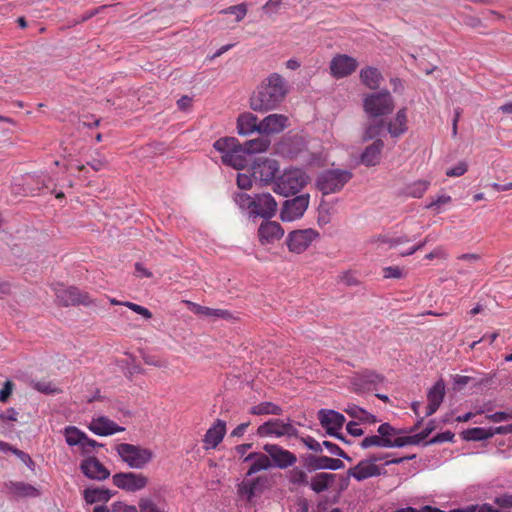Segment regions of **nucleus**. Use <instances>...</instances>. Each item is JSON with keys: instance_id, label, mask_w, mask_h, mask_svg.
<instances>
[{"instance_id": "obj_1", "label": "nucleus", "mask_w": 512, "mask_h": 512, "mask_svg": "<svg viewBox=\"0 0 512 512\" xmlns=\"http://www.w3.org/2000/svg\"><path fill=\"white\" fill-rule=\"evenodd\" d=\"M270 143V139L265 137H257L243 144L235 137H223L215 141L213 147L222 153L223 164L241 170L248 166L252 155L265 152Z\"/></svg>"}, {"instance_id": "obj_2", "label": "nucleus", "mask_w": 512, "mask_h": 512, "mask_svg": "<svg viewBox=\"0 0 512 512\" xmlns=\"http://www.w3.org/2000/svg\"><path fill=\"white\" fill-rule=\"evenodd\" d=\"M289 92L285 78L272 73L265 78L250 96V108L256 112H268L279 107Z\"/></svg>"}, {"instance_id": "obj_3", "label": "nucleus", "mask_w": 512, "mask_h": 512, "mask_svg": "<svg viewBox=\"0 0 512 512\" xmlns=\"http://www.w3.org/2000/svg\"><path fill=\"white\" fill-rule=\"evenodd\" d=\"M234 201L241 210H247L250 216L271 219L277 211V202L270 193H259L253 197L243 193H235Z\"/></svg>"}, {"instance_id": "obj_4", "label": "nucleus", "mask_w": 512, "mask_h": 512, "mask_svg": "<svg viewBox=\"0 0 512 512\" xmlns=\"http://www.w3.org/2000/svg\"><path fill=\"white\" fill-rule=\"evenodd\" d=\"M309 182V176L305 171L298 168L286 169L275 180L274 192L282 196L288 197L296 195L300 192Z\"/></svg>"}, {"instance_id": "obj_5", "label": "nucleus", "mask_w": 512, "mask_h": 512, "mask_svg": "<svg viewBox=\"0 0 512 512\" xmlns=\"http://www.w3.org/2000/svg\"><path fill=\"white\" fill-rule=\"evenodd\" d=\"M353 177V173L345 169H325L316 178V187L323 194L339 192Z\"/></svg>"}, {"instance_id": "obj_6", "label": "nucleus", "mask_w": 512, "mask_h": 512, "mask_svg": "<svg viewBox=\"0 0 512 512\" xmlns=\"http://www.w3.org/2000/svg\"><path fill=\"white\" fill-rule=\"evenodd\" d=\"M394 99L388 90L368 94L363 99V109L368 117L382 118L393 112Z\"/></svg>"}, {"instance_id": "obj_7", "label": "nucleus", "mask_w": 512, "mask_h": 512, "mask_svg": "<svg viewBox=\"0 0 512 512\" xmlns=\"http://www.w3.org/2000/svg\"><path fill=\"white\" fill-rule=\"evenodd\" d=\"M115 450L121 460L132 469H143L153 458L150 449L130 443H120Z\"/></svg>"}, {"instance_id": "obj_8", "label": "nucleus", "mask_w": 512, "mask_h": 512, "mask_svg": "<svg viewBox=\"0 0 512 512\" xmlns=\"http://www.w3.org/2000/svg\"><path fill=\"white\" fill-rule=\"evenodd\" d=\"M377 435H370L365 437L360 442V447L362 449H368L371 447H379V448H394L395 447V438H393L398 430L390 423H382L377 429Z\"/></svg>"}, {"instance_id": "obj_9", "label": "nucleus", "mask_w": 512, "mask_h": 512, "mask_svg": "<svg viewBox=\"0 0 512 512\" xmlns=\"http://www.w3.org/2000/svg\"><path fill=\"white\" fill-rule=\"evenodd\" d=\"M307 142L300 134H288L278 143L277 153L288 159H298L307 152Z\"/></svg>"}, {"instance_id": "obj_10", "label": "nucleus", "mask_w": 512, "mask_h": 512, "mask_svg": "<svg viewBox=\"0 0 512 512\" xmlns=\"http://www.w3.org/2000/svg\"><path fill=\"white\" fill-rule=\"evenodd\" d=\"M310 202L308 193L297 195L283 202L280 218L283 222H291L300 219L307 210Z\"/></svg>"}, {"instance_id": "obj_11", "label": "nucleus", "mask_w": 512, "mask_h": 512, "mask_svg": "<svg viewBox=\"0 0 512 512\" xmlns=\"http://www.w3.org/2000/svg\"><path fill=\"white\" fill-rule=\"evenodd\" d=\"M252 177L255 181L267 185L275 183L276 173L279 171V164L274 159L258 158L254 161L252 167Z\"/></svg>"}, {"instance_id": "obj_12", "label": "nucleus", "mask_w": 512, "mask_h": 512, "mask_svg": "<svg viewBox=\"0 0 512 512\" xmlns=\"http://www.w3.org/2000/svg\"><path fill=\"white\" fill-rule=\"evenodd\" d=\"M113 484L127 492H136L148 485V477L142 473L119 472L112 476Z\"/></svg>"}, {"instance_id": "obj_13", "label": "nucleus", "mask_w": 512, "mask_h": 512, "mask_svg": "<svg viewBox=\"0 0 512 512\" xmlns=\"http://www.w3.org/2000/svg\"><path fill=\"white\" fill-rule=\"evenodd\" d=\"M319 236V233L312 229H302L291 231L286 238V245L290 252L300 254L304 252Z\"/></svg>"}, {"instance_id": "obj_14", "label": "nucleus", "mask_w": 512, "mask_h": 512, "mask_svg": "<svg viewBox=\"0 0 512 512\" xmlns=\"http://www.w3.org/2000/svg\"><path fill=\"white\" fill-rule=\"evenodd\" d=\"M56 299L57 303L64 307L78 305L90 306L94 303L87 292L81 291L74 286L57 290Z\"/></svg>"}, {"instance_id": "obj_15", "label": "nucleus", "mask_w": 512, "mask_h": 512, "mask_svg": "<svg viewBox=\"0 0 512 512\" xmlns=\"http://www.w3.org/2000/svg\"><path fill=\"white\" fill-rule=\"evenodd\" d=\"M269 486L267 476H258L253 479L243 480L237 485V493L240 497H244L248 503H252L253 499L261 495Z\"/></svg>"}, {"instance_id": "obj_16", "label": "nucleus", "mask_w": 512, "mask_h": 512, "mask_svg": "<svg viewBox=\"0 0 512 512\" xmlns=\"http://www.w3.org/2000/svg\"><path fill=\"white\" fill-rule=\"evenodd\" d=\"M303 467L307 472L317 470H339L344 468V463L340 459L330 458L328 456H318L314 454H306L302 457Z\"/></svg>"}, {"instance_id": "obj_17", "label": "nucleus", "mask_w": 512, "mask_h": 512, "mask_svg": "<svg viewBox=\"0 0 512 512\" xmlns=\"http://www.w3.org/2000/svg\"><path fill=\"white\" fill-rule=\"evenodd\" d=\"M257 434L260 437L269 435L298 437V430L291 423H284L281 419H270L258 427Z\"/></svg>"}, {"instance_id": "obj_18", "label": "nucleus", "mask_w": 512, "mask_h": 512, "mask_svg": "<svg viewBox=\"0 0 512 512\" xmlns=\"http://www.w3.org/2000/svg\"><path fill=\"white\" fill-rule=\"evenodd\" d=\"M357 67V60L346 54H337L332 58L329 65L330 73L336 79L350 76L356 71Z\"/></svg>"}, {"instance_id": "obj_19", "label": "nucleus", "mask_w": 512, "mask_h": 512, "mask_svg": "<svg viewBox=\"0 0 512 512\" xmlns=\"http://www.w3.org/2000/svg\"><path fill=\"white\" fill-rule=\"evenodd\" d=\"M385 377L372 370H364L353 379L352 385L356 393H365L377 388L382 384Z\"/></svg>"}, {"instance_id": "obj_20", "label": "nucleus", "mask_w": 512, "mask_h": 512, "mask_svg": "<svg viewBox=\"0 0 512 512\" xmlns=\"http://www.w3.org/2000/svg\"><path fill=\"white\" fill-rule=\"evenodd\" d=\"M263 449L272 459V466L278 467L280 469H286L290 466H293L297 457L294 453L282 448L276 444H265Z\"/></svg>"}, {"instance_id": "obj_21", "label": "nucleus", "mask_w": 512, "mask_h": 512, "mask_svg": "<svg viewBox=\"0 0 512 512\" xmlns=\"http://www.w3.org/2000/svg\"><path fill=\"white\" fill-rule=\"evenodd\" d=\"M80 470L85 477L103 481L110 477V471L95 456H87L80 464Z\"/></svg>"}, {"instance_id": "obj_22", "label": "nucleus", "mask_w": 512, "mask_h": 512, "mask_svg": "<svg viewBox=\"0 0 512 512\" xmlns=\"http://www.w3.org/2000/svg\"><path fill=\"white\" fill-rule=\"evenodd\" d=\"M387 471L378 465H373L367 458L347 470L348 477H353L361 482L371 477L386 475Z\"/></svg>"}, {"instance_id": "obj_23", "label": "nucleus", "mask_w": 512, "mask_h": 512, "mask_svg": "<svg viewBox=\"0 0 512 512\" xmlns=\"http://www.w3.org/2000/svg\"><path fill=\"white\" fill-rule=\"evenodd\" d=\"M288 117L282 114H270L260 121L261 136L268 138L269 135L280 133L288 126Z\"/></svg>"}, {"instance_id": "obj_24", "label": "nucleus", "mask_w": 512, "mask_h": 512, "mask_svg": "<svg viewBox=\"0 0 512 512\" xmlns=\"http://www.w3.org/2000/svg\"><path fill=\"white\" fill-rule=\"evenodd\" d=\"M284 235V229L276 221H263L258 228V237L262 245L272 244L280 240Z\"/></svg>"}, {"instance_id": "obj_25", "label": "nucleus", "mask_w": 512, "mask_h": 512, "mask_svg": "<svg viewBox=\"0 0 512 512\" xmlns=\"http://www.w3.org/2000/svg\"><path fill=\"white\" fill-rule=\"evenodd\" d=\"M89 430L98 436H109L125 430L114 421L105 416L93 419L88 426Z\"/></svg>"}, {"instance_id": "obj_26", "label": "nucleus", "mask_w": 512, "mask_h": 512, "mask_svg": "<svg viewBox=\"0 0 512 512\" xmlns=\"http://www.w3.org/2000/svg\"><path fill=\"white\" fill-rule=\"evenodd\" d=\"M384 149L382 139H376L365 147L360 155V163L366 167H374L380 163L381 154Z\"/></svg>"}, {"instance_id": "obj_27", "label": "nucleus", "mask_w": 512, "mask_h": 512, "mask_svg": "<svg viewBox=\"0 0 512 512\" xmlns=\"http://www.w3.org/2000/svg\"><path fill=\"white\" fill-rule=\"evenodd\" d=\"M237 132L241 136H249L254 132L261 135L260 122L251 112L241 113L237 118Z\"/></svg>"}, {"instance_id": "obj_28", "label": "nucleus", "mask_w": 512, "mask_h": 512, "mask_svg": "<svg viewBox=\"0 0 512 512\" xmlns=\"http://www.w3.org/2000/svg\"><path fill=\"white\" fill-rule=\"evenodd\" d=\"M225 434L226 422L224 420L217 419L214 425L207 430L204 436L203 441L206 444V449L216 448L223 440Z\"/></svg>"}, {"instance_id": "obj_29", "label": "nucleus", "mask_w": 512, "mask_h": 512, "mask_svg": "<svg viewBox=\"0 0 512 512\" xmlns=\"http://www.w3.org/2000/svg\"><path fill=\"white\" fill-rule=\"evenodd\" d=\"M385 126L387 127V124L382 118L368 117V121L364 127L362 141L367 142L381 139L380 136L383 135Z\"/></svg>"}, {"instance_id": "obj_30", "label": "nucleus", "mask_w": 512, "mask_h": 512, "mask_svg": "<svg viewBox=\"0 0 512 512\" xmlns=\"http://www.w3.org/2000/svg\"><path fill=\"white\" fill-rule=\"evenodd\" d=\"M387 130L391 137L398 138L405 134L408 130L407 126V109L405 107L399 109L396 113L394 121H389Z\"/></svg>"}, {"instance_id": "obj_31", "label": "nucleus", "mask_w": 512, "mask_h": 512, "mask_svg": "<svg viewBox=\"0 0 512 512\" xmlns=\"http://www.w3.org/2000/svg\"><path fill=\"white\" fill-rule=\"evenodd\" d=\"M116 492L102 487H88L83 491V498L87 504L108 502Z\"/></svg>"}, {"instance_id": "obj_32", "label": "nucleus", "mask_w": 512, "mask_h": 512, "mask_svg": "<svg viewBox=\"0 0 512 512\" xmlns=\"http://www.w3.org/2000/svg\"><path fill=\"white\" fill-rule=\"evenodd\" d=\"M360 80L369 89L376 90L380 87L383 76L379 69L367 66L361 69Z\"/></svg>"}, {"instance_id": "obj_33", "label": "nucleus", "mask_w": 512, "mask_h": 512, "mask_svg": "<svg viewBox=\"0 0 512 512\" xmlns=\"http://www.w3.org/2000/svg\"><path fill=\"white\" fill-rule=\"evenodd\" d=\"M317 416L321 426H333L342 428L345 422V417L335 410L321 409L318 411Z\"/></svg>"}, {"instance_id": "obj_34", "label": "nucleus", "mask_w": 512, "mask_h": 512, "mask_svg": "<svg viewBox=\"0 0 512 512\" xmlns=\"http://www.w3.org/2000/svg\"><path fill=\"white\" fill-rule=\"evenodd\" d=\"M336 475L326 472L317 473L310 482V488L315 493H321L331 486L333 481L335 480Z\"/></svg>"}, {"instance_id": "obj_35", "label": "nucleus", "mask_w": 512, "mask_h": 512, "mask_svg": "<svg viewBox=\"0 0 512 512\" xmlns=\"http://www.w3.org/2000/svg\"><path fill=\"white\" fill-rule=\"evenodd\" d=\"M6 487L10 493L17 497H34L38 494V491L34 486L24 482L10 481L6 484Z\"/></svg>"}, {"instance_id": "obj_36", "label": "nucleus", "mask_w": 512, "mask_h": 512, "mask_svg": "<svg viewBox=\"0 0 512 512\" xmlns=\"http://www.w3.org/2000/svg\"><path fill=\"white\" fill-rule=\"evenodd\" d=\"M344 411L352 418L358 419L361 422L374 424L378 422V419L375 415L367 412L365 409L355 405L348 404Z\"/></svg>"}, {"instance_id": "obj_37", "label": "nucleus", "mask_w": 512, "mask_h": 512, "mask_svg": "<svg viewBox=\"0 0 512 512\" xmlns=\"http://www.w3.org/2000/svg\"><path fill=\"white\" fill-rule=\"evenodd\" d=\"M64 436L66 443L69 446H80L82 448L84 440H86V434L75 426H67L64 429Z\"/></svg>"}, {"instance_id": "obj_38", "label": "nucleus", "mask_w": 512, "mask_h": 512, "mask_svg": "<svg viewBox=\"0 0 512 512\" xmlns=\"http://www.w3.org/2000/svg\"><path fill=\"white\" fill-rule=\"evenodd\" d=\"M490 378L483 377L480 379L470 377V376H463V375H456L454 377V390H461L465 385L468 383H472L473 387H479V386H487L490 383Z\"/></svg>"}, {"instance_id": "obj_39", "label": "nucleus", "mask_w": 512, "mask_h": 512, "mask_svg": "<svg viewBox=\"0 0 512 512\" xmlns=\"http://www.w3.org/2000/svg\"><path fill=\"white\" fill-rule=\"evenodd\" d=\"M445 396V383L442 379L438 380L428 391L427 399L431 404L440 407Z\"/></svg>"}, {"instance_id": "obj_40", "label": "nucleus", "mask_w": 512, "mask_h": 512, "mask_svg": "<svg viewBox=\"0 0 512 512\" xmlns=\"http://www.w3.org/2000/svg\"><path fill=\"white\" fill-rule=\"evenodd\" d=\"M462 439L466 441H482L492 437L489 428L474 427L462 432Z\"/></svg>"}, {"instance_id": "obj_41", "label": "nucleus", "mask_w": 512, "mask_h": 512, "mask_svg": "<svg viewBox=\"0 0 512 512\" xmlns=\"http://www.w3.org/2000/svg\"><path fill=\"white\" fill-rule=\"evenodd\" d=\"M192 311L198 315H203L206 317H216L229 319L231 318V313L228 310L224 309H213L206 306H201L199 304H193Z\"/></svg>"}, {"instance_id": "obj_42", "label": "nucleus", "mask_w": 512, "mask_h": 512, "mask_svg": "<svg viewBox=\"0 0 512 512\" xmlns=\"http://www.w3.org/2000/svg\"><path fill=\"white\" fill-rule=\"evenodd\" d=\"M429 185L430 183L426 180H418L412 184L407 185L402 193L407 197L421 198L428 189Z\"/></svg>"}, {"instance_id": "obj_43", "label": "nucleus", "mask_w": 512, "mask_h": 512, "mask_svg": "<svg viewBox=\"0 0 512 512\" xmlns=\"http://www.w3.org/2000/svg\"><path fill=\"white\" fill-rule=\"evenodd\" d=\"M249 413L252 415H281L282 408L272 402H261L251 407Z\"/></svg>"}, {"instance_id": "obj_44", "label": "nucleus", "mask_w": 512, "mask_h": 512, "mask_svg": "<svg viewBox=\"0 0 512 512\" xmlns=\"http://www.w3.org/2000/svg\"><path fill=\"white\" fill-rule=\"evenodd\" d=\"M270 467H272V462L269 456L259 452L255 461L250 465L246 476H252L262 470H268Z\"/></svg>"}, {"instance_id": "obj_45", "label": "nucleus", "mask_w": 512, "mask_h": 512, "mask_svg": "<svg viewBox=\"0 0 512 512\" xmlns=\"http://www.w3.org/2000/svg\"><path fill=\"white\" fill-rule=\"evenodd\" d=\"M93 512H138L136 506L127 505L123 502H114L111 507L106 505L96 506Z\"/></svg>"}, {"instance_id": "obj_46", "label": "nucleus", "mask_w": 512, "mask_h": 512, "mask_svg": "<svg viewBox=\"0 0 512 512\" xmlns=\"http://www.w3.org/2000/svg\"><path fill=\"white\" fill-rule=\"evenodd\" d=\"M138 507L140 512H167L164 505L157 504L150 497H142L139 499Z\"/></svg>"}, {"instance_id": "obj_47", "label": "nucleus", "mask_w": 512, "mask_h": 512, "mask_svg": "<svg viewBox=\"0 0 512 512\" xmlns=\"http://www.w3.org/2000/svg\"><path fill=\"white\" fill-rule=\"evenodd\" d=\"M424 439L423 435L419 432L414 435L401 436L395 438V447L401 448L407 445H418Z\"/></svg>"}, {"instance_id": "obj_48", "label": "nucleus", "mask_w": 512, "mask_h": 512, "mask_svg": "<svg viewBox=\"0 0 512 512\" xmlns=\"http://www.w3.org/2000/svg\"><path fill=\"white\" fill-rule=\"evenodd\" d=\"M289 482L295 485L306 486L309 484L307 473L298 467H294L289 472Z\"/></svg>"}, {"instance_id": "obj_49", "label": "nucleus", "mask_w": 512, "mask_h": 512, "mask_svg": "<svg viewBox=\"0 0 512 512\" xmlns=\"http://www.w3.org/2000/svg\"><path fill=\"white\" fill-rule=\"evenodd\" d=\"M225 14H234L236 16V21L240 22L247 14V5L245 3H240L234 6H230L223 10Z\"/></svg>"}, {"instance_id": "obj_50", "label": "nucleus", "mask_w": 512, "mask_h": 512, "mask_svg": "<svg viewBox=\"0 0 512 512\" xmlns=\"http://www.w3.org/2000/svg\"><path fill=\"white\" fill-rule=\"evenodd\" d=\"M322 445L332 454L335 456H338L340 458H343L349 462L352 461V458L343 450L341 449L337 444L332 443L330 441H323Z\"/></svg>"}, {"instance_id": "obj_51", "label": "nucleus", "mask_w": 512, "mask_h": 512, "mask_svg": "<svg viewBox=\"0 0 512 512\" xmlns=\"http://www.w3.org/2000/svg\"><path fill=\"white\" fill-rule=\"evenodd\" d=\"M453 438H454V434L451 431L447 430L445 432L438 433L437 435H435L433 438H431L429 441H427L425 443V445L450 442L453 440Z\"/></svg>"}, {"instance_id": "obj_52", "label": "nucleus", "mask_w": 512, "mask_h": 512, "mask_svg": "<svg viewBox=\"0 0 512 512\" xmlns=\"http://www.w3.org/2000/svg\"><path fill=\"white\" fill-rule=\"evenodd\" d=\"M468 170V165L465 161H460L455 167L450 168L446 171L448 177H460L465 174Z\"/></svg>"}, {"instance_id": "obj_53", "label": "nucleus", "mask_w": 512, "mask_h": 512, "mask_svg": "<svg viewBox=\"0 0 512 512\" xmlns=\"http://www.w3.org/2000/svg\"><path fill=\"white\" fill-rule=\"evenodd\" d=\"M122 304L125 305L126 307L130 308L135 313L143 316L145 319L152 318V313L146 307H143L141 305H138V304H135L132 302H124Z\"/></svg>"}, {"instance_id": "obj_54", "label": "nucleus", "mask_w": 512, "mask_h": 512, "mask_svg": "<svg viewBox=\"0 0 512 512\" xmlns=\"http://www.w3.org/2000/svg\"><path fill=\"white\" fill-rule=\"evenodd\" d=\"M9 452H12L15 456H17L29 468L32 469L33 466L35 465L34 461L30 457V455L27 454L26 452L20 450V449L12 446V450H10Z\"/></svg>"}, {"instance_id": "obj_55", "label": "nucleus", "mask_w": 512, "mask_h": 512, "mask_svg": "<svg viewBox=\"0 0 512 512\" xmlns=\"http://www.w3.org/2000/svg\"><path fill=\"white\" fill-rule=\"evenodd\" d=\"M252 174L248 175L245 173H238L237 175V186L242 190H248L252 187Z\"/></svg>"}, {"instance_id": "obj_56", "label": "nucleus", "mask_w": 512, "mask_h": 512, "mask_svg": "<svg viewBox=\"0 0 512 512\" xmlns=\"http://www.w3.org/2000/svg\"><path fill=\"white\" fill-rule=\"evenodd\" d=\"M102 446H103V444L97 442L94 439L89 438L86 435V440H84V442H83V445L81 448V453H82V455H89L94 448L102 447Z\"/></svg>"}, {"instance_id": "obj_57", "label": "nucleus", "mask_w": 512, "mask_h": 512, "mask_svg": "<svg viewBox=\"0 0 512 512\" xmlns=\"http://www.w3.org/2000/svg\"><path fill=\"white\" fill-rule=\"evenodd\" d=\"M108 7H109L108 5H102L95 9L85 12L78 20H75L73 22V25L80 24V23H83V22L91 19L92 17L96 16L97 14H99L101 11H103L104 9H106Z\"/></svg>"}, {"instance_id": "obj_58", "label": "nucleus", "mask_w": 512, "mask_h": 512, "mask_svg": "<svg viewBox=\"0 0 512 512\" xmlns=\"http://www.w3.org/2000/svg\"><path fill=\"white\" fill-rule=\"evenodd\" d=\"M494 503L501 508H512V494H502L495 497Z\"/></svg>"}, {"instance_id": "obj_59", "label": "nucleus", "mask_w": 512, "mask_h": 512, "mask_svg": "<svg viewBox=\"0 0 512 512\" xmlns=\"http://www.w3.org/2000/svg\"><path fill=\"white\" fill-rule=\"evenodd\" d=\"M384 278L400 279L403 277V272L398 266H389L383 269Z\"/></svg>"}, {"instance_id": "obj_60", "label": "nucleus", "mask_w": 512, "mask_h": 512, "mask_svg": "<svg viewBox=\"0 0 512 512\" xmlns=\"http://www.w3.org/2000/svg\"><path fill=\"white\" fill-rule=\"evenodd\" d=\"M14 384L12 381L7 380L2 389L0 390V402L5 403L8 401L9 397L12 394Z\"/></svg>"}, {"instance_id": "obj_61", "label": "nucleus", "mask_w": 512, "mask_h": 512, "mask_svg": "<svg viewBox=\"0 0 512 512\" xmlns=\"http://www.w3.org/2000/svg\"><path fill=\"white\" fill-rule=\"evenodd\" d=\"M301 440L308 449H310L316 453L322 452L323 445L320 444L318 441H316L313 437L307 436V437L301 438Z\"/></svg>"}, {"instance_id": "obj_62", "label": "nucleus", "mask_w": 512, "mask_h": 512, "mask_svg": "<svg viewBox=\"0 0 512 512\" xmlns=\"http://www.w3.org/2000/svg\"><path fill=\"white\" fill-rule=\"evenodd\" d=\"M394 512H442V510L437 508V507H433V506H430V505H425V506H423L419 510L414 508V507L408 506V507H405V508L397 509Z\"/></svg>"}, {"instance_id": "obj_63", "label": "nucleus", "mask_w": 512, "mask_h": 512, "mask_svg": "<svg viewBox=\"0 0 512 512\" xmlns=\"http://www.w3.org/2000/svg\"><path fill=\"white\" fill-rule=\"evenodd\" d=\"M486 418L489 421L494 422V423H499V422H502V421L509 420V416L507 414V411H498V412H495L493 414L487 415Z\"/></svg>"}, {"instance_id": "obj_64", "label": "nucleus", "mask_w": 512, "mask_h": 512, "mask_svg": "<svg viewBox=\"0 0 512 512\" xmlns=\"http://www.w3.org/2000/svg\"><path fill=\"white\" fill-rule=\"evenodd\" d=\"M35 389L45 394H53L57 392V389L53 388L49 382H37L35 384Z\"/></svg>"}]
</instances>
